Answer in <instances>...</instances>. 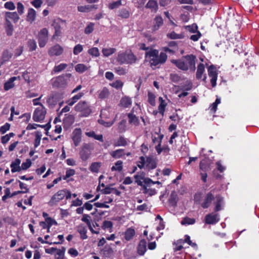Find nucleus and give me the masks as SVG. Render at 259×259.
Returning a JSON list of instances; mask_svg holds the SVG:
<instances>
[{
  "label": "nucleus",
  "instance_id": "obj_1",
  "mask_svg": "<svg viewBox=\"0 0 259 259\" xmlns=\"http://www.w3.org/2000/svg\"><path fill=\"white\" fill-rule=\"evenodd\" d=\"M196 57L193 55H189L183 56L179 60L172 59L171 62L175 64L179 69L186 71L189 69L194 71L195 67Z\"/></svg>",
  "mask_w": 259,
  "mask_h": 259
},
{
  "label": "nucleus",
  "instance_id": "obj_2",
  "mask_svg": "<svg viewBox=\"0 0 259 259\" xmlns=\"http://www.w3.org/2000/svg\"><path fill=\"white\" fill-rule=\"evenodd\" d=\"M146 60L149 61L151 66H156L164 63L167 60V56L165 53L161 52L158 55V51L156 50L150 49L145 53Z\"/></svg>",
  "mask_w": 259,
  "mask_h": 259
},
{
  "label": "nucleus",
  "instance_id": "obj_3",
  "mask_svg": "<svg viewBox=\"0 0 259 259\" xmlns=\"http://www.w3.org/2000/svg\"><path fill=\"white\" fill-rule=\"evenodd\" d=\"M117 60L121 64H133L136 62L137 58L131 51L121 52L118 54Z\"/></svg>",
  "mask_w": 259,
  "mask_h": 259
},
{
  "label": "nucleus",
  "instance_id": "obj_4",
  "mask_svg": "<svg viewBox=\"0 0 259 259\" xmlns=\"http://www.w3.org/2000/svg\"><path fill=\"white\" fill-rule=\"evenodd\" d=\"M71 76L70 73H66L65 75L56 77L53 83V85L57 88L65 87L68 83Z\"/></svg>",
  "mask_w": 259,
  "mask_h": 259
},
{
  "label": "nucleus",
  "instance_id": "obj_5",
  "mask_svg": "<svg viewBox=\"0 0 259 259\" xmlns=\"http://www.w3.org/2000/svg\"><path fill=\"white\" fill-rule=\"evenodd\" d=\"M93 149V148L91 144L84 143L82 145L81 150L79 152L80 158L83 161L87 160L90 157Z\"/></svg>",
  "mask_w": 259,
  "mask_h": 259
},
{
  "label": "nucleus",
  "instance_id": "obj_6",
  "mask_svg": "<svg viewBox=\"0 0 259 259\" xmlns=\"http://www.w3.org/2000/svg\"><path fill=\"white\" fill-rule=\"evenodd\" d=\"M75 111L80 112L84 116H88L91 112L88 103L80 101L74 107Z\"/></svg>",
  "mask_w": 259,
  "mask_h": 259
},
{
  "label": "nucleus",
  "instance_id": "obj_7",
  "mask_svg": "<svg viewBox=\"0 0 259 259\" xmlns=\"http://www.w3.org/2000/svg\"><path fill=\"white\" fill-rule=\"evenodd\" d=\"M46 114V108L42 105H41V106L37 107L35 110L33 114V119L35 122L41 121L45 119Z\"/></svg>",
  "mask_w": 259,
  "mask_h": 259
},
{
  "label": "nucleus",
  "instance_id": "obj_8",
  "mask_svg": "<svg viewBox=\"0 0 259 259\" xmlns=\"http://www.w3.org/2000/svg\"><path fill=\"white\" fill-rule=\"evenodd\" d=\"M48 30L44 28L41 29L38 34L37 39L39 46L40 48L44 47L48 41Z\"/></svg>",
  "mask_w": 259,
  "mask_h": 259
},
{
  "label": "nucleus",
  "instance_id": "obj_9",
  "mask_svg": "<svg viewBox=\"0 0 259 259\" xmlns=\"http://www.w3.org/2000/svg\"><path fill=\"white\" fill-rule=\"evenodd\" d=\"M66 194V190H61L55 193L51 198L49 204L50 206L56 205L60 201L63 199Z\"/></svg>",
  "mask_w": 259,
  "mask_h": 259
},
{
  "label": "nucleus",
  "instance_id": "obj_10",
  "mask_svg": "<svg viewBox=\"0 0 259 259\" xmlns=\"http://www.w3.org/2000/svg\"><path fill=\"white\" fill-rule=\"evenodd\" d=\"M208 74L211 78L210 82L213 88L215 87L217 85V80L218 78V72L216 67L213 65H210L208 68Z\"/></svg>",
  "mask_w": 259,
  "mask_h": 259
},
{
  "label": "nucleus",
  "instance_id": "obj_11",
  "mask_svg": "<svg viewBox=\"0 0 259 259\" xmlns=\"http://www.w3.org/2000/svg\"><path fill=\"white\" fill-rule=\"evenodd\" d=\"M62 99L63 95L62 94L58 93H53L48 99L47 102L50 107H53Z\"/></svg>",
  "mask_w": 259,
  "mask_h": 259
},
{
  "label": "nucleus",
  "instance_id": "obj_12",
  "mask_svg": "<svg viewBox=\"0 0 259 259\" xmlns=\"http://www.w3.org/2000/svg\"><path fill=\"white\" fill-rule=\"evenodd\" d=\"M63 52V48L58 44L51 47L48 50V54L51 57L60 56Z\"/></svg>",
  "mask_w": 259,
  "mask_h": 259
},
{
  "label": "nucleus",
  "instance_id": "obj_13",
  "mask_svg": "<svg viewBox=\"0 0 259 259\" xmlns=\"http://www.w3.org/2000/svg\"><path fill=\"white\" fill-rule=\"evenodd\" d=\"M72 140L75 146H77L81 140V130L80 128H75L73 132Z\"/></svg>",
  "mask_w": 259,
  "mask_h": 259
},
{
  "label": "nucleus",
  "instance_id": "obj_14",
  "mask_svg": "<svg viewBox=\"0 0 259 259\" xmlns=\"http://www.w3.org/2000/svg\"><path fill=\"white\" fill-rule=\"evenodd\" d=\"M219 217L218 214L210 213L207 214L205 218V221L208 224H214L219 221Z\"/></svg>",
  "mask_w": 259,
  "mask_h": 259
},
{
  "label": "nucleus",
  "instance_id": "obj_15",
  "mask_svg": "<svg viewBox=\"0 0 259 259\" xmlns=\"http://www.w3.org/2000/svg\"><path fill=\"white\" fill-rule=\"evenodd\" d=\"M147 9H149L152 12L155 13L157 11L158 6L155 0H149L145 6Z\"/></svg>",
  "mask_w": 259,
  "mask_h": 259
},
{
  "label": "nucleus",
  "instance_id": "obj_16",
  "mask_svg": "<svg viewBox=\"0 0 259 259\" xmlns=\"http://www.w3.org/2000/svg\"><path fill=\"white\" fill-rule=\"evenodd\" d=\"M214 199V196L211 193L207 194L203 202L201 204V206L204 208H208L211 203V201Z\"/></svg>",
  "mask_w": 259,
  "mask_h": 259
},
{
  "label": "nucleus",
  "instance_id": "obj_17",
  "mask_svg": "<svg viewBox=\"0 0 259 259\" xmlns=\"http://www.w3.org/2000/svg\"><path fill=\"white\" fill-rule=\"evenodd\" d=\"M21 163L20 159L17 158L11 164V171L12 172H19L21 170L20 164Z\"/></svg>",
  "mask_w": 259,
  "mask_h": 259
},
{
  "label": "nucleus",
  "instance_id": "obj_18",
  "mask_svg": "<svg viewBox=\"0 0 259 259\" xmlns=\"http://www.w3.org/2000/svg\"><path fill=\"white\" fill-rule=\"evenodd\" d=\"M154 24L153 27V29L154 31L158 30L160 26L163 25V19L160 16H157L154 19Z\"/></svg>",
  "mask_w": 259,
  "mask_h": 259
},
{
  "label": "nucleus",
  "instance_id": "obj_19",
  "mask_svg": "<svg viewBox=\"0 0 259 259\" xmlns=\"http://www.w3.org/2000/svg\"><path fill=\"white\" fill-rule=\"evenodd\" d=\"M110 154L113 158L118 159L122 157L125 153L123 149H120L110 152Z\"/></svg>",
  "mask_w": 259,
  "mask_h": 259
},
{
  "label": "nucleus",
  "instance_id": "obj_20",
  "mask_svg": "<svg viewBox=\"0 0 259 259\" xmlns=\"http://www.w3.org/2000/svg\"><path fill=\"white\" fill-rule=\"evenodd\" d=\"M131 99L127 96L122 97L120 101V105L123 108L130 107L132 104Z\"/></svg>",
  "mask_w": 259,
  "mask_h": 259
},
{
  "label": "nucleus",
  "instance_id": "obj_21",
  "mask_svg": "<svg viewBox=\"0 0 259 259\" xmlns=\"http://www.w3.org/2000/svg\"><path fill=\"white\" fill-rule=\"evenodd\" d=\"M146 250V241L145 240L140 241L138 246V252L140 255H143Z\"/></svg>",
  "mask_w": 259,
  "mask_h": 259
},
{
  "label": "nucleus",
  "instance_id": "obj_22",
  "mask_svg": "<svg viewBox=\"0 0 259 259\" xmlns=\"http://www.w3.org/2000/svg\"><path fill=\"white\" fill-rule=\"evenodd\" d=\"M128 118V122L135 126H138L139 124V120L138 118L133 113H130L127 115Z\"/></svg>",
  "mask_w": 259,
  "mask_h": 259
},
{
  "label": "nucleus",
  "instance_id": "obj_23",
  "mask_svg": "<svg viewBox=\"0 0 259 259\" xmlns=\"http://www.w3.org/2000/svg\"><path fill=\"white\" fill-rule=\"evenodd\" d=\"M84 95V93H79L78 94L74 96L72 98L67 101L66 102L70 106H73L78 100H79Z\"/></svg>",
  "mask_w": 259,
  "mask_h": 259
},
{
  "label": "nucleus",
  "instance_id": "obj_24",
  "mask_svg": "<svg viewBox=\"0 0 259 259\" xmlns=\"http://www.w3.org/2000/svg\"><path fill=\"white\" fill-rule=\"evenodd\" d=\"M52 26L55 29V33L53 36V38H55L56 37L60 36L61 34V26L60 24L56 21L53 22Z\"/></svg>",
  "mask_w": 259,
  "mask_h": 259
},
{
  "label": "nucleus",
  "instance_id": "obj_25",
  "mask_svg": "<svg viewBox=\"0 0 259 259\" xmlns=\"http://www.w3.org/2000/svg\"><path fill=\"white\" fill-rule=\"evenodd\" d=\"M145 175L143 173H142L140 175H135L134 178L135 179V182L137 183L139 186H143L144 189L146 190L147 188L145 185H143V181Z\"/></svg>",
  "mask_w": 259,
  "mask_h": 259
},
{
  "label": "nucleus",
  "instance_id": "obj_26",
  "mask_svg": "<svg viewBox=\"0 0 259 259\" xmlns=\"http://www.w3.org/2000/svg\"><path fill=\"white\" fill-rule=\"evenodd\" d=\"M205 71L204 65L202 63H200L197 66V72L196 74V77L197 79H199L202 78V75Z\"/></svg>",
  "mask_w": 259,
  "mask_h": 259
},
{
  "label": "nucleus",
  "instance_id": "obj_27",
  "mask_svg": "<svg viewBox=\"0 0 259 259\" xmlns=\"http://www.w3.org/2000/svg\"><path fill=\"white\" fill-rule=\"evenodd\" d=\"M17 77H12L10 78L4 84V89L6 91L12 89L14 87V81L16 80Z\"/></svg>",
  "mask_w": 259,
  "mask_h": 259
},
{
  "label": "nucleus",
  "instance_id": "obj_28",
  "mask_svg": "<svg viewBox=\"0 0 259 259\" xmlns=\"http://www.w3.org/2000/svg\"><path fill=\"white\" fill-rule=\"evenodd\" d=\"M158 100L160 103L158 106L159 112L162 116H163L165 111V108L166 106V103H165V101L163 99V98L161 97L159 98Z\"/></svg>",
  "mask_w": 259,
  "mask_h": 259
},
{
  "label": "nucleus",
  "instance_id": "obj_29",
  "mask_svg": "<svg viewBox=\"0 0 259 259\" xmlns=\"http://www.w3.org/2000/svg\"><path fill=\"white\" fill-rule=\"evenodd\" d=\"M36 11L32 8H30L28 10L27 14V21L30 22H32L35 19Z\"/></svg>",
  "mask_w": 259,
  "mask_h": 259
},
{
  "label": "nucleus",
  "instance_id": "obj_30",
  "mask_svg": "<svg viewBox=\"0 0 259 259\" xmlns=\"http://www.w3.org/2000/svg\"><path fill=\"white\" fill-rule=\"evenodd\" d=\"M167 36L171 39H182L184 37V35L183 33L178 34L175 31L168 33L167 34Z\"/></svg>",
  "mask_w": 259,
  "mask_h": 259
},
{
  "label": "nucleus",
  "instance_id": "obj_31",
  "mask_svg": "<svg viewBox=\"0 0 259 259\" xmlns=\"http://www.w3.org/2000/svg\"><path fill=\"white\" fill-rule=\"evenodd\" d=\"M135 235V230L132 228H128L125 232L124 238L126 240L129 241L133 238Z\"/></svg>",
  "mask_w": 259,
  "mask_h": 259
},
{
  "label": "nucleus",
  "instance_id": "obj_32",
  "mask_svg": "<svg viewBox=\"0 0 259 259\" xmlns=\"http://www.w3.org/2000/svg\"><path fill=\"white\" fill-rule=\"evenodd\" d=\"M77 231L80 233L81 235V238L82 239H85L88 238V236L86 234L87 232V230L85 227H84V226L79 225V226H78Z\"/></svg>",
  "mask_w": 259,
  "mask_h": 259
},
{
  "label": "nucleus",
  "instance_id": "obj_33",
  "mask_svg": "<svg viewBox=\"0 0 259 259\" xmlns=\"http://www.w3.org/2000/svg\"><path fill=\"white\" fill-rule=\"evenodd\" d=\"M6 20L9 19L13 20L15 22H17L19 17L16 12H7L6 13Z\"/></svg>",
  "mask_w": 259,
  "mask_h": 259
},
{
  "label": "nucleus",
  "instance_id": "obj_34",
  "mask_svg": "<svg viewBox=\"0 0 259 259\" xmlns=\"http://www.w3.org/2000/svg\"><path fill=\"white\" fill-rule=\"evenodd\" d=\"M81 221L85 223L88 225V226L90 227L91 230L92 231L93 233L96 234L98 233V232L94 231L91 228V217L89 215L85 214H83L81 219Z\"/></svg>",
  "mask_w": 259,
  "mask_h": 259
},
{
  "label": "nucleus",
  "instance_id": "obj_35",
  "mask_svg": "<svg viewBox=\"0 0 259 259\" xmlns=\"http://www.w3.org/2000/svg\"><path fill=\"white\" fill-rule=\"evenodd\" d=\"M223 202V198L220 195H218L216 197V202L215 203V211H218L220 210L221 208V205Z\"/></svg>",
  "mask_w": 259,
  "mask_h": 259
},
{
  "label": "nucleus",
  "instance_id": "obj_36",
  "mask_svg": "<svg viewBox=\"0 0 259 259\" xmlns=\"http://www.w3.org/2000/svg\"><path fill=\"white\" fill-rule=\"evenodd\" d=\"M145 164L149 168L153 169L156 166L154 160L151 157H147L145 160Z\"/></svg>",
  "mask_w": 259,
  "mask_h": 259
},
{
  "label": "nucleus",
  "instance_id": "obj_37",
  "mask_svg": "<svg viewBox=\"0 0 259 259\" xmlns=\"http://www.w3.org/2000/svg\"><path fill=\"white\" fill-rule=\"evenodd\" d=\"M116 52V49L113 48H104L102 50L103 55L105 57H108Z\"/></svg>",
  "mask_w": 259,
  "mask_h": 259
},
{
  "label": "nucleus",
  "instance_id": "obj_38",
  "mask_svg": "<svg viewBox=\"0 0 259 259\" xmlns=\"http://www.w3.org/2000/svg\"><path fill=\"white\" fill-rule=\"evenodd\" d=\"M195 223V219L194 218H190L188 217L184 218L181 221V224L182 225H193Z\"/></svg>",
  "mask_w": 259,
  "mask_h": 259
},
{
  "label": "nucleus",
  "instance_id": "obj_39",
  "mask_svg": "<svg viewBox=\"0 0 259 259\" xmlns=\"http://www.w3.org/2000/svg\"><path fill=\"white\" fill-rule=\"evenodd\" d=\"M178 195L175 191H172L170 195L169 199V203L172 205H176L178 201Z\"/></svg>",
  "mask_w": 259,
  "mask_h": 259
},
{
  "label": "nucleus",
  "instance_id": "obj_40",
  "mask_svg": "<svg viewBox=\"0 0 259 259\" xmlns=\"http://www.w3.org/2000/svg\"><path fill=\"white\" fill-rule=\"evenodd\" d=\"M122 164L123 162L122 161L118 160L115 163V165L111 167V170L121 171L122 170Z\"/></svg>",
  "mask_w": 259,
  "mask_h": 259
},
{
  "label": "nucleus",
  "instance_id": "obj_41",
  "mask_svg": "<svg viewBox=\"0 0 259 259\" xmlns=\"http://www.w3.org/2000/svg\"><path fill=\"white\" fill-rule=\"evenodd\" d=\"M109 95L108 90L104 88L102 90L99 91V98L101 99H104L107 98Z\"/></svg>",
  "mask_w": 259,
  "mask_h": 259
},
{
  "label": "nucleus",
  "instance_id": "obj_42",
  "mask_svg": "<svg viewBox=\"0 0 259 259\" xmlns=\"http://www.w3.org/2000/svg\"><path fill=\"white\" fill-rule=\"evenodd\" d=\"M6 32L7 34L9 36H11L12 35L13 31V26L10 21L8 20H7L6 21Z\"/></svg>",
  "mask_w": 259,
  "mask_h": 259
},
{
  "label": "nucleus",
  "instance_id": "obj_43",
  "mask_svg": "<svg viewBox=\"0 0 259 259\" xmlns=\"http://www.w3.org/2000/svg\"><path fill=\"white\" fill-rule=\"evenodd\" d=\"M101 166V162H94L92 163L90 166V170L94 172H97L99 171V168Z\"/></svg>",
  "mask_w": 259,
  "mask_h": 259
},
{
  "label": "nucleus",
  "instance_id": "obj_44",
  "mask_svg": "<svg viewBox=\"0 0 259 259\" xmlns=\"http://www.w3.org/2000/svg\"><path fill=\"white\" fill-rule=\"evenodd\" d=\"M118 16L122 18H128L130 16V13L128 10L122 9L119 11Z\"/></svg>",
  "mask_w": 259,
  "mask_h": 259
},
{
  "label": "nucleus",
  "instance_id": "obj_45",
  "mask_svg": "<svg viewBox=\"0 0 259 259\" xmlns=\"http://www.w3.org/2000/svg\"><path fill=\"white\" fill-rule=\"evenodd\" d=\"M12 57V54L9 51L6 50V51H5L3 53V56H2V59H3V62L2 63H3L4 62H6V61H8V60H9Z\"/></svg>",
  "mask_w": 259,
  "mask_h": 259
},
{
  "label": "nucleus",
  "instance_id": "obj_46",
  "mask_svg": "<svg viewBox=\"0 0 259 259\" xmlns=\"http://www.w3.org/2000/svg\"><path fill=\"white\" fill-rule=\"evenodd\" d=\"M93 6L90 5L78 6L77 9L78 11L81 12H88L91 11Z\"/></svg>",
  "mask_w": 259,
  "mask_h": 259
},
{
  "label": "nucleus",
  "instance_id": "obj_47",
  "mask_svg": "<svg viewBox=\"0 0 259 259\" xmlns=\"http://www.w3.org/2000/svg\"><path fill=\"white\" fill-rule=\"evenodd\" d=\"M75 70L79 73H83L88 69V67L83 64H78L75 67Z\"/></svg>",
  "mask_w": 259,
  "mask_h": 259
},
{
  "label": "nucleus",
  "instance_id": "obj_48",
  "mask_svg": "<svg viewBox=\"0 0 259 259\" xmlns=\"http://www.w3.org/2000/svg\"><path fill=\"white\" fill-rule=\"evenodd\" d=\"M41 133L40 132L37 131L36 132L35 134V139L34 142V147L35 148L37 147L40 143L41 138Z\"/></svg>",
  "mask_w": 259,
  "mask_h": 259
},
{
  "label": "nucleus",
  "instance_id": "obj_49",
  "mask_svg": "<svg viewBox=\"0 0 259 259\" xmlns=\"http://www.w3.org/2000/svg\"><path fill=\"white\" fill-rule=\"evenodd\" d=\"M67 66V65L66 64L61 63L57 66H55L53 70L56 73L60 72L65 69Z\"/></svg>",
  "mask_w": 259,
  "mask_h": 259
},
{
  "label": "nucleus",
  "instance_id": "obj_50",
  "mask_svg": "<svg viewBox=\"0 0 259 259\" xmlns=\"http://www.w3.org/2000/svg\"><path fill=\"white\" fill-rule=\"evenodd\" d=\"M88 53L94 57H98L100 55L99 49L97 48H92L88 50Z\"/></svg>",
  "mask_w": 259,
  "mask_h": 259
},
{
  "label": "nucleus",
  "instance_id": "obj_51",
  "mask_svg": "<svg viewBox=\"0 0 259 259\" xmlns=\"http://www.w3.org/2000/svg\"><path fill=\"white\" fill-rule=\"evenodd\" d=\"M56 251L57 253L55 255V259H56V258H62L64 257L65 252V248L64 247H62L61 249H57Z\"/></svg>",
  "mask_w": 259,
  "mask_h": 259
},
{
  "label": "nucleus",
  "instance_id": "obj_52",
  "mask_svg": "<svg viewBox=\"0 0 259 259\" xmlns=\"http://www.w3.org/2000/svg\"><path fill=\"white\" fill-rule=\"evenodd\" d=\"M94 29V23H90L88 24L84 29V33L87 34L92 33Z\"/></svg>",
  "mask_w": 259,
  "mask_h": 259
},
{
  "label": "nucleus",
  "instance_id": "obj_53",
  "mask_svg": "<svg viewBox=\"0 0 259 259\" xmlns=\"http://www.w3.org/2000/svg\"><path fill=\"white\" fill-rule=\"evenodd\" d=\"M148 102L152 105V106H155V96L154 94H153L151 92H149L148 95Z\"/></svg>",
  "mask_w": 259,
  "mask_h": 259
},
{
  "label": "nucleus",
  "instance_id": "obj_54",
  "mask_svg": "<svg viewBox=\"0 0 259 259\" xmlns=\"http://www.w3.org/2000/svg\"><path fill=\"white\" fill-rule=\"evenodd\" d=\"M28 46L30 51L35 50L36 48V43L33 39H30L28 41Z\"/></svg>",
  "mask_w": 259,
  "mask_h": 259
},
{
  "label": "nucleus",
  "instance_id": "obj_55",
  "mask_svg": "<svg viewBox=\"0 0 259 259\" xmlns=\"http://www.w3.org/2000/svg\"><path fill=\"white\" fill-rule=\"evenodd\" d=\"M126 144L127 142L125 139L124 138L120 137L117 141L115 143L114 145L115 146H124Z\"/></svg>",
  "mask_w": 259,
  "mask_h": 259
},
{
  "label": "nucleus",
  "instance_id": "obj_56",
  "mask_svg": "<svg viewBox=\"0 0 259 259\" xmlns=\"http://www.w3.org/2000/svg\"><path fill=\"white\" fill-rule=\"evenodd\" d=\"M122 5L121 1L118 0L116 2H114L109 5V8L110 9H114L118 8Z\"/></svg>",
  "mask_w": 259,
  "mask_h": 259
},
{
  "label": "nucleus",
  "instance_id": "obj_57",
  "mask_svg": "<svg viewBox=\"0 0 259 259\" xmlns=\"http://www.w3.org/2000/svg\"><path fill=\"white\" fill-rule=\"evenodd\" d=\"M82 50H83L82 46L80 45V44H78V45H76L74 47V49H73V54L75 55H77L79 53L81 52L82 51Z\"/></svg>",
  "mask_w": 259,
  "mask_h": 259
},
{
  "label": "nucleus",
  "instance_id": "obj_58",
  "mask_svg": "<svg viewBox=\"0 0 259 259\" xmlns=\"http://www.w3.org/2000/svg\"><path fill=\"white\" fill-rule=\"evenodd\" d=\"M31 165V161L30 159H27L26 161L22 163L21 166V170H26L28 169Z\"/></svg>",
  "mask_w": 259,
  "mask_h": 259
},
{
  "label": "nucleus",
  "instance_id": "obj_59",
  "mask_svg": "<svg viewBox=\"0 0 259 259\" xmlns=\"http://www.w3.org/2000/svg\"><path fill=\"white\" fill-rule=\"evenodd\" d=\"M75 173V171L73 169L69 168V169H67V170L66 171V175L64 176V177L63 178V179L66 180L67 179L69 178V177L74 175Z\"/></svg>",
  "mask_w": 259,
  "mask_h": 259
},
{
  "label": "nucleus",
  "instance_id": "obj_60",
  "mask_svg": "<svg viewBox=\"0 0 259 259\" xmlns=\"http://www.w3.org/2000/svg\"><path fill=\"white\" fill-rule=\"evenodd\" d=\"M113 226V224L111 221H105L102 225V228L104 230L108 229H111Z\"/></svg>",
  "mask_w": 259,
  "mask_h": 259
},
{
  "label": "nucleus",
  "instance_id": "obj_61",
  "mask_svg": "<svg viewBox=\"0 0 259 259\" xmlns=\"http://www.w3.org/2000/svg\"><path fill=\"white\" fill-rule=\"evenodd\" d=\"M10 128V124L8 123H5L4 125L0 127V133L4 134L6 132L9 130Z\"/></svg>",
  "mask_w": 259,
  "mask_h": 259
},
{
  "label": "nucleus",
  "instance_id": "obj_62",
  "mask_svg": "<svg viewBox=\"0 0 259 259\" xmlns=\"http://www.w3.org/2000/svg\"><path fill=\"white\" fill-rule=\"evenodd\" d=\"M186 28L189 31L192 32V33H194V32L197 31L198 27L196 24H193L192 25L187 26L186 27Z\"/></svg>",
  "mask_w": 259,
  "mask_h": 259
},
{
  "label": "nucleus",
  "instance_id": "obj_63",
  "mask_svg": "<svg viewBox=\"0 0 259 259\" xmlns=\"http://www.w3.org/2000/svg\"><path fill=\"white\" fill-rule=\"evenodd\" d=\"M103 251L105 255H109L113 253L112 249L109 245H106L103 249Z\"/></svg>",
  "mask_w": 259,
  "mask_h": 259
},
{
  "label": "nucleus",
  "instance_id": "obj_64",
  "mask_svg": "<svg viewBox=\"0 0 259 259\" xmlns=\"http://www.w3.org/2000/svg\"><path fill=\"white\" fill-rule=\"evenodd\" d=\"M115 72L120 75H124L126 73V70L121 67H118L115 68Z\"/></svg>",
  "mask_w": 259,
  "mask_h": 259
}]
</instances>
